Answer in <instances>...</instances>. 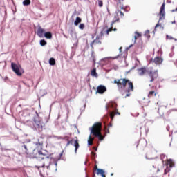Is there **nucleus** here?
<instances>
[{
	"instance_id": "bb28decb",
	"label": "nucleus",
	"mask_w": 177,
	"mask_h": 177,
	"mask_svg": "<svg viewBox=\"0 0 177 177\" xmlns=\"http://www.w3.org/2000/svg\"><path fill=\"white\" fill-rule=\"evenodd\" d=\"M49 64L50 66H55V64H56V60H55V58H50L49 59Z\"/></svg>"
},
{
	"instance_id": "473e14b6",
	"label": "nucleus",
	"mask_w": 177,
	"mask_h": 177,
	"mask_svg": "<svg viewBox=\"0 0 177 177\" xmlns=\"http://www.w3.org/2000/svg\"><path fill=\"white\" fill-rule=\"evenodd\" d=\"M116 13H120V17H124V12H122L121 10H118L116 11Z\"/></svg>"
},
{
	"instance_id": "c03bdc74",
	"label": "nucleus",
	"mask_w": 177,
	"mask_h": 177,
	"mask_svg": "<svg viewBox=\"0 0 177 177\" xmlns=\"http://www.w3.org/2000/svg\"><path fill=\"white\" fill-rule=\"evenodd\" d=\"M175 24V21H174L172 22V24Z\"/></svg>"
},
{
	"instance_id": "6e6552de",
	"label": "nucleus",
	"mask_w": 177,
	"mask_h": 177,
	"mask_svg": "<svg viewBox=\"0 0 177 177\" xmlns=\"http://www.w3.org/2000/svg\"><path fill=\"white\" fill-rule=\"evenodd\" d=\"M109 107H111V109H113V110H115L110 113V117L112 120L113 118H114L115 115H120V112L117 111V104L115 102H111L109 104Z\"/></svg>"
},
{
	"instance_id": "4be33fe9",
	"label": "nucleus",
	"mask_w": 177,
	"mask_h": 177,
	"mask_svg": "<svg viewBox=\"0 0 177 177\" xmlns=\"http://www.w3.org/2000/svg\"><path fill=\"white\" fill-rule=\"evenodd\" d=\"M93 140H95V138H92V136L90 135L88 139V146H92V145H93Z\"/></svg>"
},
{
	"instance_id": "a19ab883",
	"label": "nucleus",
	"mask_w": 177,
	"mask_h": 177,
	"mask_svg": "<svg viewBox=\"0 0 177 177\" xmlns=\"http://www.w3.org/2000/svg\"><path fill=\"white\" fill-rule=\"evenodd\" d=\"M119 49H120V50L121 51V50L122 49V47H120Z\"/></svg>"
},
{
	"instance_id": "79ce46f5",
	"label": "nucleus",
	"mask_w": 177,
	"mask_h": 177,
	"mask_svg": "<svg viewBox=\"0 0 177 177\" xmlns=\"http://www.w3.org/2000/svg\"><path fill=\"white\" fill-rule=\"evenodd\" d=\"M111 127V124H110L109 125V128H110Z\"/></svg>"
},
{
	"instance_id": "a18cd8bd",
	"label": "nucleus",
	"mask_w": 177,
	"mask_h": 177,
	"mask_svg": "<svg viewBox=\"0 0 177 177\" xmlns=\"http://www.w3.org/2000/svg\"><path fill=\"white\" fill-rule=\"evenodd\" d=\"M132 46H133L132 45H130L129 48H132Z\"/></svg>"
},
{
	"instance_id": "72a5a7b5",
	"label": "nucleus",
	"mask_w": 177,
	"mask_h": 177,
	"mask_svg": "<svg viewBox=\"0 0 177 177\" xmlns=\"http://www.w3.org/2000/svg\"><path fill=\"white\" fill-rule=\"evenodd\" d=\"M79 28H80V30H84V28H85V24H80L79 26Z\"/></svg>"
},
{
	"instance_id": "ea45409f",
	"label": "nucleus",
	"mask_w": 177,
	"mask_h": 177,
	"mask_svg": "<svg viewBox=\"0 0 177 177\" xmlns=\"http://www.w3.org/2000/svg\"><path fill=\"white\" fill-rule=\"evenodd\" d=\"M121 9H123V10H125V8H124V7H121Z\"/></svg>"
},
{
	"instance_id": "58836bf2",
	"label": "nucleus",
	"mask_w": 177,
	"mask_h": 177,
	"mask_svg": "<svg viewBox=\"0 0 177 177\" xmlns=\"http://www.w3.org/2000/svg\"><path fill=\"white\" fill-rule=\"evenodd\" d=\"M172 12H177V8L174 10H172Z\"/></svg>"
},
{
	"instance_id": "a211bd4d",
	"label": "nucleus",
	"mask_w": 177,
	"mask_h": 177,
	"mask_svg": "<svg viewBox=\"0 0 177 177\" xmlns=\"http://www.w3.org/2000/svg\"><path fill=\"white\" fill-rule=\"evenodd\" d=\"M35 145L37 149H42V146H44V142L38 140L37 142H35Z\"/></svg>"
},
{
	"instance_id": "de8ad7c7",
	"label": "nucleus",
	"mask_w": 177,
	"mask_h": 177,
	"mask_svg": "<svg viewBox=\"0 0 177 177\" xmlns=\"http://www.w3.org/2000/svg\"><path fill=\"white\" fill-rule=\"evenodd\" d=\"M55 165H57V163H55Z\"/></svg>"
},
{
	"instance_id": "4c0bfd02",
	"label": "nucleus",
	"mask_w": 177,
	"mask_h": 177,
	"mask_svg": "<svg viewBox=\"0 0 177 177\" xmlns=\"http://www.w3.org/2000/svg\"><path fill=\"white\" fill-rule=\"evenodd\" d=\"M104 131L106 133H110V131L109 130V129H107V127H105Z\"/></svg>"
},
{
	"instance_id": "7ed1b4c3",
	"label": "nucleus",
	"mask_w": 177,
	"mask_h": 177,
	"mask_svg": "<svg viewBox=\"0 0 177 177\" xmlns=\"http://www.w3.org/2000/svg\"><path fill=\"white\" fill-rule=\"evenodd\" d=\"M91 135L95 136V138H98L99 140H103L104 137L102 135V123L96 122L91 127Z\"/></svg>"
},
{
	"instance_id": "ddd939ff",
	"label": "nucleus",
	"mask_w": 177,
	"mask_h": 177,
	"mask_svg": "<svg viewBox=\"0 0 177 177\" xmlns=\"http://www.w3.org/2000/svg\"><path fill=\"white\" fill-rule=\"evenodd\" d=\"M96 44L97 45H100L102 44V36H97L95 39H94L91 43V46H93V44Z\"/></svg>"
},
{
	"instance_id": "f8f14e48",
	"label": "nucleus",
	"mask_w": 177,
	"mask_h": 177,
	"mask_svg": "<svg viewBox=\"0 0 177 177\" xmlns=\"http://www.w3.org/2000/svg\"><path fill=\"white\" fill-rule=\"evenodd\" d=\"M107 91V88L104 85H100L97 87V93H99L100 95H103L104 92Z\"/></svg>"
},
{
	"instance_id": "4468645a",
	"label": "nucleus",
	"mask_w": 177,
	"mask_h": 177,
	"mask_svg": "<svg viewBox=\"0 0 177 177\" xmlns=\"http://www.w3.org/2000/svg\"><path fill=\"white\" fill-rule=\"evenodd\" d=\"M166 165L167 167H169V168H174V167H175V162L172 159H167L166 160Z\"/></svg>"
},
{
	"instance_id": "c85d7f7f",
	"label": "nucleus",
	"mask_w": 177,
	"mask_h": 177,
	"mask_svg": "<svg viewBox=\"0 0 177 177\" xmlns=\"http://www.w3.org/2000/svg\"><path fill=\"white\" fill-rule=\"evenodd\" d=\"M166 39H169V40H172L174 39V41H177L176 39L174 38L172 36H169L168 35H166Z\"/></svg>"
},
{
	"instance_id": "aec40b11",
	"label": "nucleus",
	"mask_w": 177,
	"mask_h": 177,
	"mask_svg": "<svg viewBox=\"0 0 177 177\" xmlns=\"http://www.w3.org/2000/svg\"><path fill=\"white\" fill-rule=\"evenodd\" d=\"M138 145L142 147H146V146H147V141H146V140H140Z\"/></svg>"
},
{
	"instance_id": "412c9836",
	"label": "nucleus",
	"mask_w": 177,
	"mask_h": 177,
	"mask_svg": "<svg viewBox=\"0 0 177 177\" xmlns=\"http://www.w3.org/2000/svg\"><path fill=\"white\" fill-rule=\"evenodd\" d=\"M158 27H159L160 30H161L162 31V30H164V27L162 26L161 23H160V21H158V24L155 26L154 31H157V28H158Z\"/></svg>"
},
{
	"instance_id": "9b49d317",
	"label": "nucleus",
	"mask_w": 177,
	"mask_h": 177,
	"mask_svg": "<svg viewBox=\"0 0 177 177\" xmlns=\"http://www.w3.org/2000/svg\"><path fill=\"white\" fill-rule=\"evenodd\" d=\"M118 20H120V18H117L116 20L112 21L110 28L106 30V35H109L111 31H117V28H113V26H114V24L117 23Z\"/></svg>"
},
{
	"instance_id": "f03ea898",
	"label": "nucleus",
	"mask_w": 177,
	"mask_h": 177,
	"mask_svg": "<svg viewBox=\"0 0 177 177\" xmlns=\"http://www.w3.org/2000/svg\"><path fill=\"white\" fill-rule=\"evenodd\" d=\"M113 84H116L118 88H127V85H128V87L126 89L127 94L124 97H129V96H131V92H133V83L129 79H115L113 81Z\"/></svg>"
},
{
	"instance_id": "49530a36",
	"label": "nucleus",
	"mask_w": 177,
	"mask_h": 177,
	"mask_svg": "<svg viewBox=\"0 0 177 177\" xmlns=\"http://www.w3.org/2000/svg\"><path fill=\"white\" fill-rule=\"evenodd\" d=\"M149 86H151V84H149Z\"/></svg>"
},
{
	"instance_id": "39448f33",
	"label": "nucleus",
	"mask_w": 177,
	"mask_h": 177,
	"mask_svg": "<svg viewBox=\"0 0 177 177\" xmlns=\"http://www.w3.org/2000/svg\"><path fill=\"white\" fill-rule=\"evenodd\" d=\"M39 158L41 160V165L39 167H46V168H49L50 165V158L48 156L42 154L41 151H39Z\"/></svg>"
},
{
	"instance_id": "f3484780",
	"label": "nucleus",
	"mask_w": 177,
	"mask_h": 177,
	"mask_svg": "<svg viewBox=\"0 0 177 177\" xmlns=\"http://www.w3.org/2000/svg\"><path fill=\"white\" fill-rule=\"evenodd\" d=\"M162 62H163V59L162 58H161V57H156L153 60V62L155 63V64H161Z\"/></svg>"
},
{
	"instance_id": "393cba45",
	"label": "nucleus",
	"mask_w": 177,
	"mask_h": 177,
	"mask_svg": "<svg viewBox=\"0 0 177 177\" xmlns=\"http://www.w3.org/2000/svg\"><path fill=\"white\" fill-rule=\"evenodd\" d=\"M140 37H142V34L138 32H135L134 42H136V39H138V38H140Z\"/></svg>"
},
{
	"instance_id": "1a4fd4ad",
	"label": "nucleus",
	"mask_w": 177,
	"mask_h": 177,
	"mask_svg": "<svg viewBox=\"0 0 177 177\" xmlns=\"http://www.w3.org/2000/svg\"><path fill=\"white\" fill-rule=\"evenodd\" d=\"M11 68L12 71H14V73L18 75V77H21V75H23V72L20 71V66H19L17 64L13 62L11 63Z\"/></svg>"
},
{
	"instance_id": "cd10ccee",
	"label": "nucleus",
	"mask_w": 177,
	"mask_h": 177,
	"mask_svg": "<svg viewBox=\"0 0 177 177\" xmlns=\"http://www.w3.org/2000/svg\"><path fill=\"white\" fill-rule=\"evenodd\" d=\"M31 4V1L30 0H24L23 1V5H24V6H28V5Z\"/></svg>"
},
{
	"instance_id": "20e7f679",
	"label": "nucleus",
	"mask_w": 177,
	"mask_h": 177,
	"mask_svg": "<svg viewBox=\"0 0 177 177\" xmlns=\"http://www.w3.org/2000/svg\"><path fill=\"white\" fill-rule=\"evenodd\" d=\"M64 140L67 142L66 147L70 146V145H73L75 147V153L77 154L78 149H80V143L78 142V138L75 137L74 140H70V137L65 136Z\"/></svg>"
},
{
	"instance_id": "dca6fc26",
	"label": "nucleus",
	"mask_w": 177,
	"mask_h": 177,
	"mask_svg": "<svg viewBox=\"0 0 177 177\" xmlns=\"http://www.w3.org/2000/svg\"><path fill=\"white\" fill-rule=\"evenodd\" d=\"M157 95H158L157 90H152L149 92L148 97L149 99H151V97H154L155 96H157Z\"/></svg>"
},
{
	"instance_id": "5701e85b",
	"label": "nucleus",
	"mask_w": 177,
	"mask_h": 177,
	"mask_svg": "<svg viewBox=\"0 0 177 177\" xmlns=\"http://www.w3.org/2000/svg\"><path fill=\"white\" fill-rule=\"evenodd\" d=\"M44 37L47 39H50L52 38V33L50 32H46L44 33Z\"/></svg>"
},
{
	"instance_id": "0eeeda50",
	"label": "nucleus",
	"mask_w": 177,
	"mask_h": 177,
	"mask_svg": "<svg viewBox=\"0 0 177 177\" xmlns=\"http://www.w3.org/2000/svg\"><path fill=\"white\" fill-rule=\"evenodd\" d=\"M96 175H100L102 177H106V172L103 169L97 168V165H95L93 168V177H96Z\"/></svg>"
},
{
	"instance_id": "a878e982",
	"label": "nucleus",
	"mask_w": 177,
	"mask_h": 177,
	"mask_svg": "<svg viewBox=\"0 0 177 177\" xmlns=\"http://www.w3.org/2000/svg\"><path fill=\"white\" fill-rule=\"evenodd\" d=\"M81 21H82V20L80 17H76V19L74 22L75 26H78V24H80V23H81Z\"/></svg>"
},
{
	"instance_id": "c9c22d12",
	"label": "nucleus",
	"mask_w": 177,
	"mask_h": 177,
	"mask_svg": "<svg viewBox=\"0 0 177 177\" xmlns=\"http://www.w3.org/2000/svg\"><path fill=\"white\" fill-rule=\"evenodd\" d=\"M23 147L25 149L26 154H28V149H27V145H24Z\"/></svg>"
},
{
	"instance_id": "e433bc0d",
	"label": "nucleus",
	"mask_w": 177,
	"mask_h": 177,
	"mask_svg": "<svg viewBox=\"0 0 177 177\" xmlns=\"http://www.w3.org/2000/svg\"><path fill=\"white\" fill-rule=\"evenodd\" d=\"M96 156V153L95 152H93V151H91V157L92 158H95V156Z\"/></svg>"
},
{
	"instance_id": "7c9ffc66",
	"label": "nucleus",
	"mask_w": 177,
	"mask_h": 177,
	"mask_svg": "<svg viewBox=\"0 0 177 177\" xmlns=\"http://www.w3.org/2000/svg\"><path fill=\"white\" fill-rule=\"evenodd\" d=\"M40 45H41V46H45V45H46V41H45V39L41 40Z\"/></svg>"
},
{
	"instance_id": "f704fd0d",
	"label": "nucleus",
	"mask_w": 177,
	"mask_h": 177,
	"mask_svg": "<svg viewBox=\"0 0 177 177\" xmlns=\"http://www.w3.org/2000/svg\"><path fill=\"white\" fill-rule=\"evenodd\" d=\"M169 171H171V169H169V167H167V168L165 169V175H167V174H168V172H169Z\"/></svg>"
},
{
	"instance_id": "2eb2a0df",
	"label": "nucleus",
	"mask_w": 177,
	"mask_h": 177,
	"mask_svg": "<svg viewBox=\"0 0 177 177\" xmlns=\"http://www.w3.org/2000/svg\"><path fill=\"white\" fill-rule=\"evenodd\" d=\"M37 35L40 38H43L44 35H45V29L39 27L37 29Z\"/></svg>"
},
{
	"instance_id": "423d86ee",
	"label": "nucleus",
	"mask_w": 177,
	"mask_h": 177,
	"mask_svg": "<svg viewBox=\"0 0 177 177\" xmlns=\"http://www.w3.org/2000/svg\"><path fill=\"white\" fill-rule=\"evenodd\" d=\"M34 127L35 129H38L39 132H42L45 127V123H44L42 120L39 118L35 120Z\"/></svg>"
},
{
	"instance_id": "2f4dec72",
	"label": "nucleus",
	"mask_w": 177,
	"mask_h": 177,
	"mask_svg": "<svg viewBox=\"0 0 177 177\" xmlns=\"http://www.w3.org/2000/svg\"><path fill=\"white\" fill-rule=\"evenodd\" d=\"M98 6L100 8H102L103 6V1L102 0H98Z\"/></svg>"
},
{
	"instance_id": "f257e3e1",
	"label": "nucleus",
	"mask_w": 177,
	"mask_h": 177,
	"mask_svg": "<svg viewBox=\"0 0 177 177\" xmlns=\"http://www.w3.org/2000/svg\"><path fill=\"white\" fill-rule=\"evenodd\" d=\"M138 73L140 77L147 74L149 82H154L158 78V71L154 70L153 68L141 67L138 69Z\"/></svg>"
},
{
	"instance_id": "b1692460",
	"label": "nucleus",
	"mask_w": 177,
	"mask_h": 177,
	"mask_svg": "<svg viewBox=\"0 0 177 177\" xmlns=\"http://www.w3.org/2000/svg\"><path fill=\"white\" fill-rule=\"evenodd\" d=\"M91 75H92V77H95V78H97V73H96V68L92 69Z\"/></svg>"
},
{
	"instance_id": "37998d69",
	"label": "nucleus",
	"mask_w": 177,
	"mask_h": 177,
	"mask_svg": "<svg viewBox=\"0 0 177 177\" xmlns=\"http://www.w3.org/2000/svg\"><path fill=\"white\" fill-rule=\"evenodd\" d=\"M113 175H114V174H113V173H112V174H111V176H113Z\"/></svg>"
},
{
	"instance_id": "6ab92c4d",
	"label": "nucleus",
	"mask_w": 177,
	"mask_h": 177,
	"mask_svg": "<svg viewBox=\"0 0 177 177\" xmlns=\"http://www.w3.org/2000/svg\"><path fill=\"white\" fill-rule=\"evenodd\" d=\"M40 158H39V156L37 162V165H36V168H38V169H39V168H44V167H39L40 165H42V159L41 160Z\"/></svg>"
},
{
	"instance_id": "9d476101",
	"label": "nucleus",
	"mask_w": 177,
	"mask_h": 177,
	"mask_svg": "<svg viewBox=\"0 0 177 177\" xmlns=\"http://www.w3.org/2000/svg\"><path fill=\"white\" fill-rule=\"evenodd\" d=\"M159 21H161V20H164L165 19V2H163L162 4L160 12H159Z\"/></svg>"
},
{
	"instance_id": "c756f323",
	"label": "nucleus",
	"mask_w": 177,
	"mask_h": 177,
	"mask_svg": "<svg viewBox=\"0 0 177 177\" xmlns=\"http://www.w3.org/2000/svg\"><path fill=\"white\" fill-rule=\"evenodd\" d=\"M91 59L92 61L93 62V64H96V59H95V55L93 54V53H91Z\"/></svg>"
}]
</instances>
